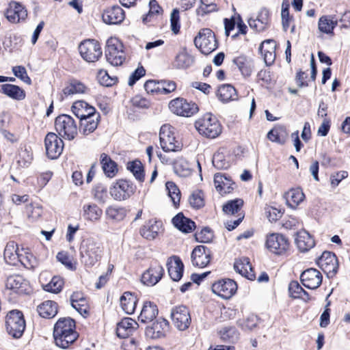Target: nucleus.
I'll list each match as a JSON object with an SVG mask.
<instances>
[{
    "instance_id": "f257e3e1",
    "label": "nucleus",
    "mask_w": 350,
    "mask_h": 350,
    "mask_svg": "<svg viewBox=\"0 0 350 350\" xmlns=\"http://www.w3.org/2000/svg\"><path fill=\"white\" fill-rule=\"evenodd\" d=\"M72 111L80 120L83 135H88L96 130L100 114L94 107L83 100H77L73 103Z\"/></svg>"
},
{
    "instance_id": "f03ea898",
    "label": "nucleus",
    "mask_w": 350,
    "mask_h": 350,
    "mask_svg": "<svg viewBox=\"0 0 350 350\" xmlns=\"http://www.w3.org/2000/svg\"><path fill=\"white\" fill-rule=\"evenodd\" d=\"M75 321L70 317L60 318L55 324L53 337L57 346L66 349L79 337L75 330Z\"/></svg>"
},
{
    "instance_id": "7ed1b4c3",
    "label": "nucleus",
    "mask_w": 350,
    "mask_h": 350,
    "mask_svg": "<svg viewBox=\"0 0 350 350\" xmlns=\"http://www.w3.org/2000/svg\"><path fill=\"white\" fill-rule=\"evenodd\" d=\"M103 251L102 245L92 239L83 240L80 247L82 262L87 267L94 266L100 260Z\"/></svg>"
},
{
    "instance_id": "20e7f679",
    "label": "nucleus",
    "mask_w": 350,
    "mask_h": 350,
    "mask_svg": "<svg viewBox=\"0 0 350 350\" xmlns=\"http://www.w3.org/2000/svg\"><path fill=\"white\" fill-rule=\"evenodd\" d=\"M198 133L210 139L218 137L221 133V126L217 118L211 113H206L195 122Z\"/></svg>"
},
{
    "instance_id": "39448f33",
    "label": "nucleus",
    "mask_w": 350,
    "mask_h": 350,
    "mask_svg": "<svg viewBox=\"0 0 350 350\" xmlns=\"http://www.w3.org/2000/svg\"><path fill=\"white\" fill-rule=\"evenodd\" d=\"M105 52L107 61L112 66L122 65L125 60L124 46L116 38L107 40Z\"/></svg>"
},
{
    "instance_id": "423d86ee",
    "label": "nucleus",
    "mask_w": 350,
    "mask_h": 350,
    "mask_svg": "<svg viewBox=\"0 0 350 350\" xmlns=\"http://www.w3.org/2000/svg\"><path fill=\"white\" fill-rule=\"evenodd\" d=\"M55 128L59 135L68 140L73 139L77 134L75 120L69 115L62 114L55 120Z\"/></svg>"
},
{
    "instance_id": "0eeeda50",
    "label": "nucleus",
    "mask_w": 350,
    "mask_h": 350,
    "mask_svg": "<svg viewBox=\"0 0 350 350\" xmlns=\"http://www.w3.org/2000/svg\"><path fill=\"white\" fill-rule=\"evenodd\" d=\"M194 44L202 53L208 55L217 48L213 31L208 28L201 29L194 39Z\"/></svg>"
},
{
    "instance_id": "6e6552de",
    "label": "nucleus",
    "mask_w": 350,
    "mask_h": 350,
    "mask_svg": "<svg viewBox=\"0 0 350 350\" xmlns=\"http://www.w3.org/2000/svg\"><path fill=\"white\" fill-rule=\"evenodd\" d=\"M174 128L170 125H163L159 132V140L161 148L165 152H178L181 150L183 145L176 139Z\"/></svg>"
},
{
    "instance_id": "1a4fd4ad",
    "label": "nucleus",
    "mask_w": 350,
    "mask_h": 350,
    "mask_svg": "<svg viewBox=\"0 0 350 350\" xmlns=\"http://www.w3.org/2000/svg\"><path fill=\"white\" fill-rule=\"evenodd\" d=\"M6 329L14 338H20L25 328V321L21 311H10L6 316Z\"/></svg>"
},
{
    "instance_id": "9d476101",
    "label": "nucleus",
    "mask_w": 350,
    "mask_h": 350,
    "mask_svg": "<svg viewBox=\"0 0 350 350\" xmlns=\"http://www.w3.org/2000/svg\"><path fill=\"white\" fill-rule=\"evenodd\" d=\"M78 49L80 55L87 62L98 61L103 53L98 42L93 39L82 41Z\"/></svg>"
},
{
    "instance_id": "9b49d317",
    "label": "nucleus",
    "mask_w": 350,
    "mask_h": 350,
    "mask_svg": "<svg viewBox=\"0 0 350 350\" xmlns=\"http://www.w3.org/2000/svg\"><path fill=\"white\" fill-rule=\"evenodd\" d=\"M169 108L172 113L185 117H190L198 111V107L196 103L188 102L182 98L171 100Z\"/></svg>"
},
{
    "instance_id": "f8f14e48",
    "label": "nucleus",
    "mask_w": 350,
    "mask_h": 350,
    "mask_svg": "<svg viewBox=\"0 0 350 350\" xmlns=\"http://www.w3.org/2000/svg\"><path fill=\"white\" fill-rule=\"evenodd\" d=\"M46 154L51 159H57L62 153L64 144L55 133H49L44 138Z\"/></svg>"
},
{
    "instance_id": "ddd939ff",
    "label": "nucleus",
    "mask_w": 350,
    "mask_h": 350,
    "mask_svg": "<svg viewBox=\"0 0 350 350\" xmlns=\"http://www.w3.org/2000/svg\"><path fill=\"white\" fill-rule=\"evenodd\" d=\"M171 318L174 326L180 331L189 328L191 322L189 309L183 305L176 306L172 309Z\"/></svg>"
},
{
    "instance_id": "4468645a",
    "label": "nucleus",
    "mask_w": 350,
    "mask_h": 350,
    "mask_svg": "<svg viewBox=\"0 0 350 350\" xmlns=\"http://www.w3.org/2000/svg\"><path fill=\"white\" fill-rule=\"evenodd\" d=\"M319 267L329 278L334 277L338 271V263L335 254L331 252H324L317 260Z\"/></svg>"
},
{
    "instance_id": "2eb2a0df",
    "label": "nucleus",
    "mask_w": 350,
    "mask_h": 350,
    "mask_svg": "<svg viewBox=\"0 0 350 350\" xmlns=\"http://www.w3.org/2000/svg\"><path fill=\"white\" fill-rule=\"evenodd\" d=\"M288 240L282 234L273 233L267 236L266 246L267 249L278 255L284 254L289 248Z\"/></svg>"
},
{
    "instance_id": "dca6fc26",
    "label": "nucleus",
    "mask_w": 350,
    "mask_h": 350,
    "mask_svg": "<svg viewBox=\"0 0 350 350\" xmlns=\"http://www.w3.org/2000/svg\"><path fill=\"white\" fill-rule=\"evenodd\" d=\"M134 193L133 185L125 180H120L110 187L111 197L118 201L128 199Z\"/></svg>"
},
{
    "instance_id": "f3484780",
    "label": "nucleus",
    "mask_w": 350,
    "mask_h": 350,
    "mask_svg": "<svg viewBox=\"0 0 350 350\" xmlns=\"http://www.w3.org/2000/svg\"><path fill=\"white\" fill-rule=\"evenodd\" d=\"M237 285L230 279H224L215 282L212 286L213 292L224 299L230 298L236 292Z\"/></svg>"
},
{
    "instance_id": "a211bd4d",
    "label": "nucleus",
    "mask_w": 350,
    "mask_h": 350,
    "mask_svg": "<svg viewBox=\"0 0 350 350\" xmlns=\"http://www.w3.org/2000/svg\"><path fill=\"white\" fill-rule=\"evenodd\" d=\"M302 284L309 289H317L323 280L321 273L316 269L310 268L302 272L300 276Z\"/></svg>"
},
{
    "instance_id": "6ab92c4d",
    "label": "nucleus",
    "mask_w": 350,
    "mask_h": 350,
    "mask_svg": "<svg viewBox=\"0 0 350 350\" xmlns=\"http://www.w3.org/2000/svg\"><path fill=\"white\" fill-rule=\"evenodd\" d=\"M211 253L208 248L204 245L196 247L191 253V261L194 266L206 267L211 261Z\"/></svg>"
},
{
    "instance_id": "aec40b11",
    "label": "nucleus",
    "mask_w": 350,
    "mask_h": 350,
    "mask_svg": "<svg viewBox=\"0 0 350 350\" xmlns=\"http://www.w3.org/2000/svg\"><path fill=\"white\" fill-rule=\"evenodd\" d=\"M163 273V267L155 262L152 264L150 267L143 273L142 281L148 286H153L161 279Z\"/></svg>"
},
{
    "instance_id": "412c9836",
    "label": "nucleus",
    "mask_w": 350,
    "mask_h": 350,
    "mask_svg": "<svg viewBox=\"0 0 350 350\" xmlns=\"http://www.w3.org/2000/svg\"><path fill=\"white\" fill-rule=\"evenodd\" d=\"M104 23L109 25L121 23L125 18L124 11L119 5H113L107 8L103 14Z\"/></svg>"
},
{
    "instance_id": "4be33fe9",
    "label": "nucleus",
    "mask_w": 350,
    "mask_h": 350,
    "mask_svg": "<svg viewBox=\"0 0 350 350\" xmlns=\"http://www.w3.org/2000/svg\"><path fill=\"white\" fill-rule=\"evenodd\" d=\"M248 24L251 29L256 31H265L269 27L270 24L269 10L265 8L260 9L256 18H250Z\"/></svg>"
},
{
    "instance_id": "5701e85b",
    "label": "nucleus",
    "mask_w": 350,
    "mask_h": 350,
    "mask_svg": "<svg viewBox=\"0 0 350 350\" xmlns=\"http://www.w3.org/2000/svg\"><path fill=\"white\" fill-rule=\"evenodd\" d=\"M27 16V10L22 5L16 2L11 3L5 12V17L12 23L23 21Z\"/></svg>"
},
{
    "instance_id": "b1692460",
    "label": "nucleus",
    "mask_w": 350,
    "mask_h": 350,
    "mask_svg": "<svg viewBox=\"0 0 350 350\" xmlns=\"http://www.w3.org/2000/svg\"><path fill=\"white\" fill-rule=\"evenodd\" d=\"M169 330V323L167 320L159 318L146 328V335L152 338H159L165 336Z\"/></svg>"
},
{
    "instance_id": "393cba45",
    "label": "nucleus",
    "mask_w": 350,
    "mask_h": 350,
    "mask_svg": "<svg viewBox=\"0 0 350 350\" xmlns=\"http://www.w3.org/2000/svg\"><path fill=\"white\" fill-rule=\"evenodd\" d=\"M28 283L23 276L20 275H14L8 277L5 282L7 289L13 291L16 293H26L27 291Z\"/></svg>"
},
{
    "instance_id": "a878e982",
    "label": "nucleus",
    "mask_w": 350,
    "mask_h": 350,
    "mask_svg": "<svg viewBox=\"0 0 350 350\" xmlns=\"http://www.w3.org/2000/svg\"><path fill=\"white\" fill-rule=\"evenodd\" d=\"M167 267L170 277L174 281H179L183 277L184 265L178 256H173L167 260Z\"/></svg>"
},
{
    "instance_id": "bb28decb",
    "label": "nucleus",
    "mask_w": 350,
    "mask_h": 350,
    "mask_svg": "<svg viewBox=\"0 0 350 350\" xmlns=\"http://www.w3.org/2000/svg\"><path fill=\"white\" fill-rule=\"evenodd\" d=\"M138 327L137 323L131 318H124L117 324L116 334L119 338L129 337Z\"/></svg>"
},
{
    "instance_id": "cd10ccee",
    "label": "nucleus",
    "mask_w": 350,
    "mask_h": 350,
    "mask_svg": "<svg viewBox=\"0 0 350 350\" xmlns=\"http://www.w3.org/2000/svg\"><path fill=\"white\" fill-rule=\"evenodd\" d=\"M158 314V308L156 304L151 301L144 302L138 321L143 323L152 322Z\"/></svg>"
},
{
    "instance_id": "c85d7f7f",
    "label": "nucleus",
    "mask_w": 350,
    "mask_h": 350,
    "mask_svg": "<svg viewBox=\"0 0 350 350\" xmlns=\"http://www.w3.org/2000/svg\"><path fill=\"white\" fill-rule=\"evenodd\" d=\"M234 268L237 273L248 280H253L256 278L248 258H241L237 260L234 262Z\"/></svg>"
},
{
    "instance_id": "c756f323",
    "label": "nucleus",
    "mask_w": 350,
    "mask_h": 350,
    "mask_svg": "<svg viewBox=\"0 0 350 350\" xmlns=\"http://www.w3.org/2000/svg\"><path fill=\"white\" fill-rule=\"evenodd\" d=\"M83 218L91 222H97L101 218L103 210L94 203L85 204L82 208Z\"/></svg>"
},
{
    "instance_id": "7c9ffc66",
    "label": "nucleus",
    "mask_w": 350,
    "mask_h": 350,
    "mask_svg": "<svg viewBox=\"0 0 350 350\" xmlns=\"http://www.w3.org/2000/svg\"><path fill=\"white\" fill-rule=\"evenodd\" d=\"M3 256L5 262L9 265H16L19 262L23 263L18 253V245L14 241H10L7 243Z\"/></svg>"
},
{
    "instance_id": "2f4dec72",
    "label": "nucleus",
    "mask_w": 350,
    "mask_h": 350,
    "mask_svg": "<svg viewBox=\"0 0 350 350\" xmlns=\"http://www.w3.org/2000/svg\"><path fill=\"white\" fill-rule=\"evenodd\" d=\"M172 223L177 229L184 233L192 232L196 227L194 221L185 217L182 213L173 217Z\"/></svg>"
},
{
    "instance_id": "473e14b6",
    "label": "nucleus",
    "mask_w": 350,
    "mask_h": 350,
    "mask_svg": "<svg viewBox=\"0 0 350 350\" xmlns=\"http://www.w3.org/2000/svg\"><path fill=\"white\" fill-rule=\"evenodd\" d=\"M284 198L289 207L296 208V207L304 201L305 195L301 188H293L285 193Z\"/></svg>"
},
{
    "instance_id": "72a5a7b5",
    "label": "nucleus",
    "mask_w": 350,
    "mask_h": 350,
    "mask_svg": "<svg viewBox=\"0 0 350 350\" xmlns=\"http://www.w3.org/2000/svg\"><path fill=\"white\" fill-rule=\"evenodd\" d=\"M295 243L299 251L307 252L314 246V241L309 233L305 230L297 232Z\"/></svg>"
},
{
    "instance_id": "f704fd0d",
    "label": "nucleus",
    "mask_w": 350,
    "mask_h": 350,
    "mask_svg": "<svg viewBox=\"0 0 350 350\" xmlns=\"http://www.w3.org/2000/svg\"><path fill=\"white\" fill-rule=\"evenodd\" d=\"M37 312L42 318H53L57 314V304L51 300L45 301L38 306Z\"/></svg>"
},
{
    "instance_id": "c9c22d12",
    "label": "nucleus",
    "mask_w": 350,
    "mask_h": 350,
    "mask_svg": "<svg viewBox=\"0 0 350 350\" xmlns=\"http://www.w3.org/2000/svg\"><path fill=\"white\" fill-rule=\"evenodd\" d=\"M0 88L3 94L14 100H22L25 98V91L18 85L6 83L1 85Z\"/></svg>"
},
{
    "instance_id": "e433bc0d",
    "label": "nucleus",
    "mask_w": 350,
    "mask_h": 350,
    "mask_svg": "<svg viewBox=\"0 0 350 350\" xmlns=\"http://www.w3.org/2000/svg\"><path fill=\"white\" fill-rule=\"evenodd\" d=\"M217 96L223 103L236 100L238 98L235 88L230 84L221 85L217 90Z\"/></svg>"
},
{
    "instance_id": "4c0bfd02",
    "label": "nucleus",
    "mask_w": 350,
    "mask_h": 350,
    "mask_svg": "<svg viewBox=\"0 0 350 350\" xmlns=\"http://www.w3.org/2000/svg\"><path fill=\"white\" fill-rule=\"evenodd\" d=\"M232 62L237 66L243 75L247 77L251 75L254 68V64L251 59L245 55H239L234 57Z\"/></svg>"
},
{
    "instance_id": "58836bf2",
    "label": "nucleus",
    "mask_w": 350,
    "mask_h": 350,
    "mask_svg": "<svg viewBox=\"0 0 350 350\" xmlns=\"http://www.w3.org/2000/svg\"><path fill=\"white\" fill-rule=\"evenodd\" d=\"M122 310L127 314H133L137 302V297L131 292H125L120 299Z\"/></svg>"
},
{
    "instance_id": "ea45409f",
    "label": "nucleus",
    "mask_w": 350,
    "mask_h": 350,
    "mask_svg": "<svg viewBox=\"0 0 350 350\" xmlns=\"http://www.w3.org/2000/svg\"><path fill=\"white\" fill-rule=\"evenodd\" d=\"M100 163L105 174L109 178H113L118 172L116 163L105 153L100 154Z\"/></svg>"
},
{
    "instance_id": "a19ab883",
    "label": "nucleus",
    "mask_w": 350,
    "mask_h": 350,
    "mask_svg": "<svg viewBox=\"0 0 350 350\" xmlns=\"http://www.w3.org/2000/svg\"><path fill=\"white\" fill-rule=\"evenodd\" d=\"M161 223L157 221H149L140 229L141 235L146 239H154L158 234Z\"/></svg>"
},
{
    "instance_id": "79ce46f5",
    "label": "nucleus",
    "mask_w": 350,
    "mask_h": 350,
    "mask_svg": "<svg viewBox=\"0 0 350 350\" xmlns=\"http://www.w3.org/2000/svg\"><path fill=\"white\" fill-rule=\"evenodd\" d=\"M267 137L271 142L284 144L287 139L288 133L285 127L278 126L268 133Z\"/></svg>"
},
{
    "instance_id": "37998d69",
    "label": "nucleus",
    "mask_w": 350,
    "mask_h": 350,
    "mask_svg": "<svg viewBox=\"0 0 350 350\" xmlns=\"http://www.w3.org/2000/svg\"><path fill=\"white\" fill-rule=\"evenodd\" d=\"M213 181L215 187L219 193L224 194L230 191V180L224 174H215Z\"/></svg>"
},
{
    "instance_id": "c03bdc74",
    "label": "nucleus",
    "mask_w": 350,
    "mask_h": 350,
    "mask_svg": "<svg viewBox=\"0 0 350 350\" xmlns=\"http://www.w3.org/2000/svg\"><path fill=\"white\" fill-rule=\"evenodd\" d=\"M87 88L83 83L77 80H72L63 90V94L68 96L75 94L85 93Z\"/></svg>"
},
{
    "instance_id": "a18cd8bd",
    "label": "nucleus",
    "mask_w": 350,
    "mask_h": 350,
    "mask_svg": "<svg viewBox=\"0 0 350 350\" xmlns=\"http://www.w3.org/2000/svg\"><path fill=\"white\" fill-rule=\"evenodd\" d=\"M106 217L111 220L120 221L126 216V210L122 207L108 206L105 210Z\"/></svg>"
},
{
    "instance_id": "49530a36",
    "label": "nucleus",
    "mask_w": 350,
    "mask_h": 350,
    "mask_svg": "<svg viewBox=\"0 0 350 350\" xmlns=\"http://www.w3.org/2000/svg\"><path fill=\"white\" fill-rule=\"evenodd\" d=\"M258 324L257 316L254 314L249 315L246 319L237 321L238 326L245 332L252 331Z\"/></svg>"
},
{
    "instance_id": "de8ad7c7",
    "label": "nucleus",
    "mask_w": 350,
    "mask_h": 350,
    "mask_svg": "<svg viewBox=\"0 0 350 350\" xmlns=\"http://www.w3.org/2000/svg\"><path fill=\"white\" fill-rule=\"evenodd\" d=\"M243 205V200L237 198L230 200L223 206V211L226 215H234L239 213Z\"/></svg>"
},
{
    "instance_id": "09e8293b",
    "label": "nucleus",
    "mask_w": 350,
    "mask_h": 350,
    "mask_svg": "<svg viewBox=\"0 0 350 350\" xmlns=\"http://www.w3.org/2000/svg\"><path fill=\"white\" fill-rule=\"evenodd\" d=\"M127 169L131 171L135 178L139 182L144 180V172L142 163L139 160L130 161L127 163Z\"/></svg>"
},
{
    "instance_id": "8fccbe9b",
    "label": "nucleus",
    "mask_w": 350,
    "mask_h": 350,
    "mask_svg": "<svg viewBox=\"0 0 350 350\" xmlns=\"http://www.w3.org/2000/svg\"><path fill=\"white\" fill-rule=\"evenodd\" d=\"M337 25V21H334L329 16H324L319 18V29L325 33H331Z\"/></svg>"
},
{
    "instance_id": "3c124183",
    "label": "nucleus",
    "mask_w": 350,
    "mask_h": 350,
    "mask_svg": "<svg viewBox=\"0 0 350 350\" xmlns=\"http://www.w3.org/2000/svg\"><path fill=\"white\" fill-rule=\"evenodd\" d=\"M165 187L174 205L178 204L180 200V191L178 187L173 182L168 181L165 184Z\"/></svg>"
},
{
    "instance_id": "603ef678",
    "label": "nucleus",
    "mask_w": 350,
    "mask_h": 350,
    "mask_svg": "<svg viewBox=\"0 0 350 350\" xmlns=\"http://www.w3.org/2000/svg\"><path fill=\"white\" fill-rule=\"evenodd\" d=\"M63 285L64 281L62 278L59 276H54L49 283L44 286L43 288L48 292L58 293L62 291Z\"/></svg>"
},
{
    "instance_id": "864d4df0",
    "label": "nucleus",
    "mask_w": 350,
    "mask_h": 350,
    "mask_svg": "<svg viewBox=\"0 0 350 350\" xmlns=\"http://www.w3.org/2000/svg\"><path fill=\"white\" fill-rule=\"evenodd\" d=\"M176 65L179 68H187L193 62V57L186 52H181L176 57Z\"/></svg>"
},
{
    "instance_id": "5fc2aeb1",
    "label": "nucleus",
    "mask_w": 350,
    "mask_h": 350,
    "mask_svg": "<svg viewBox=\"0 0 350 350\" xmlns=\"http://www.w3.org/2000/svg\"><path fill=\"white\" fill-rule=\"evenodd\" d=\"M190 205L194 208H200L204 205V195L201 191H193L189 198Z\"/></svg>"
},
{
    "instance_id": "6e6d98bb",
    "label": "nucleus",
    "mask_w": 350,
    "mask_h": 350,
    "mask_svg": "<svg viewBox=\"0 0 350 350\" xmlns=\"http://www.w3.org/2000/svg\"><path fill=\"white\" fill-rule=\"evenodd\" d=\"M150 10L147 15L144 16L142 18V21L144 24H146L148 22L151 21V18L154 15L160 14L162 12L161 8L158 4L156 0H150L149 3Z\"/></svg>"
},
{
    "instance_id": "4d7b16f0",
    "label": "nucleus",
    "mask_w": 350,
    "mask_h": 350,
    "mask_svg": "<svg viewBox=\"0 0 350 350\" xmlns=\"http://www.w3.org/2000/svg\"><path fill=\"white\" fill-rule=\"evenodd\" d=\"M92 195L98 202L105 203L107 198V187L102 184L96 185L92 190Z\"/></svg>"
},
{
    "instance_id": "13d9d810",
    "label": "nucleus",
    "mask_w": 350,
    "mask_h": 350,
    "mask_svg": "<svg viewBox=\"0 0 350 350\" xmlns=\"http://www.w3.org/2000/svg\"><path fill=\"white\" fill-rule=\"evenodd\" d=\"M175 172L180 176L187 177L191 174L189 164L185 160H180L174 165Z\"/></svg>"
},
{
    "instance_id": "bf43d9fd",
    "label": "nucleus",
    "mask_w": 350,
    "mask_h": 350,
    "mask_svg": "<svg viewBox=\"0 0 350 350\" xmlns=\"http://www.w3.org/2000/svg\"><path fill=\"white\" fill-rule=\"evenodd\" d=\"M212 163L215 167L219 170L227 169L230 166L228 161L225 159L224 154L219 152L213 154Z\"/></svg>"
},
{
    "instance_id": "052dcab7",
    "label": "nucleus",
    "mask_w": 350,
    "mask_h": 350,
    "mask_svg": "<svg viewBox=\"0 0 350 350\" xmlns=\"http://www.w3.org/2000/svg\"><path fill=\"white\" fill-rule=\"evenodd\" d=\"M97 78L99 83L105 86H111L117 81L116 78L110 77L107 72L105 70H100L98 71Z\"/></svg>"
},
{
    "instance_id": "680f3d73",
    "label": "nucleus",
    "mask_w": 350,
    "mask_h": 350,
    "mask_svg": "<svg viewBox=\"0 0 350 350\" xmlns=\"http://www.w3.org/2000/svg\"><path fill=\"white\" fill-rule=\"evenodd\" d=\"M290 295L293 298L301 297L302 294L308 295L307 292L297 281H292L288 286Z\"/></svg>"
},
{
    "instance_id": "e2e57ef3",
    "label": "nucleus",
    "mask_w": 350,
    "mask_h": 350,
    "mask_svg": "<svg viewBox=\"0 0 350 350\" xmlns=\"http://www.w3.org/2000/svg\"><path fill=\"white\" fill-rule=\"evenodd\" d=\"M14 75L21 80L30 85L31 83V79L28 77L26 69L21 66H14L12 68Z\"/></svg>"
},
{
    "instance_id": "0e129e2a",
    "label": "nucleus",
    "mask_w": 350,
    "mask_h": 350,
    "mask_svg": "<svg viewBox=\"0 0 350 350\" xmlns=\"http://www.w3.org/2000/svg\"><path fill=\"white\" fill-rule=\"evenodd\" d=\"M239 336V334L234 327H226L221 332L222 338H228L232 342H234L238 340Z\"/></svg>"
},
{
    "instance_id": "69168bd1",
    "label": "nucleus",
    "mask_w": 350,
    "mask_h": 350,
    "mask_svg": "<svg viewBox=\"0 0 350 350\" xmlns=\"http://www.w3.org/2000/svg\"><path fill=\"white\" fill-rule=\"evenodd\" d=\"M196 239L198 242L209 243L213 239V233L209 228H204L196 234Z\"/></svg>"
},
{
    "instance_id": "338daca9",
    "label": "nucleus",
    "mask_w": 350,
    "mask_h": 350,
    "mask_svg": "<svg viewBox=\"0 0 350 350\" xmlns=\"http://www.w3.org/2000/svg\"><path fill=\"white\" fill-rule=\"evenodd\" d=\"M179 12L177 9L173 10L172 12L171 13V29L172 31L174 33H178L180 30V24H179Z\"/></svg>"
},
{
    "instance_id": "774afa93",
    "label": "nucleus",
    "mask_w": 350,
    "mask_h": 350,
    "mask_svg": "<svg viewBox=\"0 0 350 350\" xmlns=\"http://www.w3.org/2000/svg\"><path fill=\"white\" fill-rule=\"evenodd\" d=\"M146 74L145 69L141 66L138 67L129 77L128 84L130 86L133 85L141 77Z\"/></svg>"
}]
</instances>
